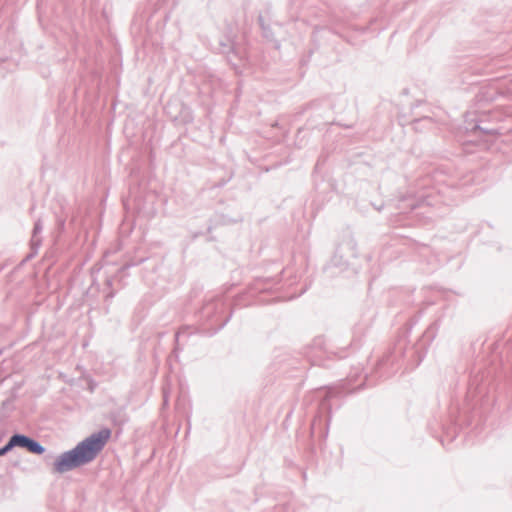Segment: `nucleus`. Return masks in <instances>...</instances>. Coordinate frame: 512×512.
I'll use <instances>...</instances> for the list:
<instances>
[{"instance_id":"f257e3e1","label":"nucleus","mask_w":512,"mask_h":512,"mask_svg":"<svg viewBox=\"0 0 512 512\" xmlns=\"http://www.w3.org/2000/svg\"><path fill=\"white\" fill-rule=\"evenodd\" d=\"M111 437L109 429H102L80 442L74 449L63 453L54 463L56 472L65 471L91 462L102 451Z\"/></svg>"},{"instance_id":"7ed1b4c3","label":"nucleus","mask_w":512,"mask_h":512,"mask_svg":"<svg viewBox=\"0 0 512 512\" xmlns=\"http://www.w3.org/2000/svg\"><path fill=\"white\" fill-rule=\"evenodd\" d=\"M29 452L34 454H42L44 452V448L36 441L32 439H28V442L25 447Z\"/></svg>"},{"instance_id":"f03ea898","label":"nucleus","mask_w":512,"mask_h":512,"mask_svg":"<svg viewBox=\"0 0 512 512\" xmlns=\"http://www.w3.org/2000/svg\"><path fill=\"white\" fill-rule=\"evenodd\" d=\"M28 437L24 436V435H19V434H16L14 436L11 437V439L9 440L8 444L6 446H4L3 448H1V451L0 453H7L8 451H10L13 447H16V446H19V447H23L25 448L26 447V444L28 442Z\"/></svg>"}]
</instances>
